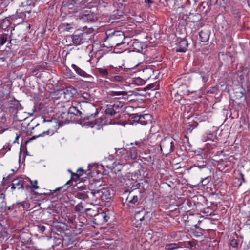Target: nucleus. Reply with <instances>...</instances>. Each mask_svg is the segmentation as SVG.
<instances>
[{
	"label": "nucleus",
	"mask_w": 250,
	"mask_h": 250,
	"mask_svg": "<svg viewBox=\"0 0 250 250\" xmlns=\"http://www.w3.org/2000/svg\"><path fill=\"white\" fill-rule=\"evenodd\" d=\"M116 154L123 164H125L130 163V160H135L138 157V152L136 147H132L129 151L125 148L118 149V150H116Z\"/></svg>",
	"instance_id": "nucleus-1"
},
{
	"label": "nucleus",
	"mask_w": 250,
	"mask_h": 250,
	"mask_svg": "<svg viewBox=\"0 0 250 250\" xmlns=\"http://www.w3.org/2000/svg\"><path fill=\"white\" fill-rule=\"evenodd\" d=\"M125 39L124 33L120 31L113 32L108 31L106 32V39L105 42H108L111 47L118 46L124 44Z\"/></svg>",
	"instance_id": "nucleus-2"
},
{
	"label": "nucleus",
	"mask_w": 250,
	"mask_h": 250,
	"mask_svg": "<svg viewBox=\"0 0 250 250\" xmlns=\"http://www.w3.org/2000/svg\"><path fill=\"white\" fill-rule=\"evenodd\" d=\"M71 39L73 44L77 46L85 42H88L90 39V37L87 32L81 30H77L72 35Z\"/></svg>",
	"instance_id": "nucleus-3"
},
{
	"label": "nucleus",
	"mask_w": 250,
	"mask_h": 250,
	"mask_svg": "<svg viewBox=\"0 0 250 250\" xmlns=\"http://www.w3.org/2000/svg\"><path fill=\"white\" fill-rule=\"evenodd\" d=\"M160 146L161 151L166 155L170 154L174 150V143L169 138H165L162 139Z\"/></svg>",
	"instance_id": "nucleus-4"
},
{
	"label": "nucleus",
	"mask_w": 250,
	"mask_h": 250,
	"mask_svg": "<svg viewBox=\"0 0 250 250\" xmlns=\"http://www.w3.org/2000/svg\"><path fill=\"white\" fill-rule=\"evenodd\" d=\"M91 108L93 110H95L94 113H91L87 114L86 116L83 117V119H81L80 123L82 126H85L90 127H93L96 124V122L94 120L95 116L98 114V111L93 106H91Z\"/></svg>",
	"instance_id": "nucleus-5"
},
{
	"label": "nucleus",
	"mask_w": 250,
	"mask_h": 250,
	"mask_svg": "<svg viewBox=\"0 0 250 250\" xmlns=\"http://www.w3.org/2000/svg\"><path fill=\"white\" fill-rule=\"evenodd\" d=\"M89 190L85 186L78 187L75 191L74 195L75 197L81 200H89Z\"/></svg>",
	"instance_id": "nucleus-6"
},
{
	"label": "nucleus",
	"mask_w": 250,
	"mask_h": 250,
	"mask_svg": "<svg viewBox=\"0 0 250 250\" xmlns=\"http://www.w3.org/2000/svg\"><path fill=\"white\" fill-rule=\"evenodd\" d=\"M89 201L91 205H96L100 204L102 201L101 199L100 193L98 190L89 191Z\"/></svg>",
	"instance_id": "nucleus-7"
},
{
	"label": "nucleus",
	"mask_w": 250,
	"mask_h": 250,
	"mask_svg": "<svg viewBox=\"0 0 250 250\" xmlns=\"http://www.w3.org/2000/svg\"><path fill=\"white\" fill-rule=\"evenodd\" d=\"M140 194L139 190L130 191L126 197V201L131 204H135L138 201V195Z\"/></svg>",
	"instance_id": "nucleus-8"
},
{
	"label": "nucleus",
	"mask_w": 250,
	"mask_h": 250,
	"mask_svg": "<svg viewBox=\"0 0 250 250\" xmlns=\"http://www.w3.org/2000/svg\"><path fill=\"white\" fill-rule=\"evenodd\" d=\"M135 118V120L142 125H146L148 123H151L152 121L151 116L149 114L140 115L136 116Z\"/></svg>",
	"instance_id": "nucleus-9"
},
{
	"label": "nucleus",
	"mask_w": 250,
	"mask_h": 250,
	"mask_svg": "<svg viewBox=\"0 0 250 250\" xmlns=\"http://www.w3.org/2000/svg\"><path fill=\"white\" fill-rule=\"evenodd\" d=\"M81 104L79 103L72 104L71 106L68 109V113L75 116H81L83 114L80 111V108L81 109Z\"/></svg>",
	"instance_id": "nucleus-10"
},
{
	"label": "nucleus",
	"mask_w": 250,
	"mask_h": 250,
	"mask_svg": "<svg viewBox=\"0 0 250 250\" xmlns=\"http://www.w3.org/2000/svg\"><path fill=\"white\" fill-rule=\"evenodd\" d=\"M98 190L99 192L100 193L102 201H105L106 200L111 198V193L108 188L103 187Z\"/></svg>",
	"instance_id": "nucleus-11"
},
{
	"label": "nucleus",
	"mask_w": 250,
	"mask_h": 250,
	"mask_svg": "<svg viewBox=\"0 0 250 250\" xmlns=\"http://www.w3.org/2000/svg\"><path fill=\"white\" fill-rule=\"evenodd\" d=\"M176 45V52H185L188 49V41L186 39H181L179 42H178Z\"/></svg>",
	"instance_id": "nucleus-12"
},
{
	"label": "nucleus",
	"mask_w": 250,
	"mask_h": 250,
	"mask_svg": "<svg viewBox=\"0 0 250 250\" xmlns=\"http://www.w3.org/2000/svg\"><path fill=\"white\" fill-rule=\"evenodd\" d=\"M115 72H112L110 73L109 76H108V79L110 81L113 83H123L125 81V79L121 75H116Z\"/></svg>",
	"instance_id": "nucleus-13"
},
{
	"label": "nucleus",
	"mask_w": 250,
	"mask_h": 250,
	"mask_svg": "<svg viewBox=\"0 0 250 250\" xmlns=\"http://www.w3.org/2000/svg\"><path fill=\"white\" fill-rule=\"evenodd\" d=\"M104 212H102L94 215L93 222L95 224L99 225L106 222V220L104 219Z\"/></svg>",
	"instance_id": "nucleus-14"
},
{
	"label": "nucleus",
	"mask_w": 250,
	"mask_h": 250,
	"mask_svg": "<svg viewBox=\"0 0 250 250\" xmlns=\"http://www.w3.org/2000/svg\"><path fill=\"white\" fill-rule=\"evenodd\" d=\"M113 69L112 66H110L107 69L99 68H97V71L102 77L108 78V76H109V75L112 72Z\"/></svg>",
	"instance_id": "nucleus-15"
},
{
	"label": "nucleus",
	"mask_w": 250,
	"mask_h": 250,
	"mask_svg": "<svg viewBox=\"0 0 250 250\" xmlns=\"http://www.w3.org/2000/svg\"><path fill=\"white\" fill-rule=\"evenodd\" d=\"M82 19L83 21L87 22H94L97 20V16L92 13L83 15L82 16Z\"/></svg>",
	"instance_id": "nucleus-16"
},
{
	"label": "nucleus",
	"mask_w": 250,
	"mask_h": 250,
	"mask_svg": "<svg viewBox=\"0 0 250 250\" xmlns=\"http://www.w3.org/2000/svg\"><path fill=\"white\" fill-rule=\"evenodd\" d=\"M199 35L200 41L202 42H205L209 39V35L208 32L207 31H201L199 33Z\"/></svg>",
	"instance_id": "nucleus-17"
},
{
	"label": "nucleus",
	"mask_w": 250,
	"mask_h": 250,
	"mask_svg": "<svg viewBox=\"0 0 250 250\" xmlns=\"http://www.w3.org/2000/svg\"><path fill=\"white\" fill-rule=\"evenodd\" d=\"M75 209L77 211H80L81 212H86L90 210V208H86L84 203L83 202H80L79 203L76 207H75Z\"/></svg>",
	"instance_id": "nucleus-18"
},
{
	"label": "nucleus",
	"mask_w": 250,
	"mask_h": 250,
	"mask_svg": "<svg viewBox=\"0 0 250 250\" xmlns=\"http://www.w3.org/2000/svg\"><path fill=\"white\" fill-rule=\"evenodd\" d=\"M15 186L17 187L18 189H21L23 187L24 184V181L22 178L20 177L13 180Z\"/></svg>",
	"instance_id": "nucleus-19"
},
{
	"label": "nucleus",
	"mask_w": 250,
	"mask_h": 250,
	"mask_svg": "<svg viewBox=\"0 0 250 250\" xmlns=\"http://www.w3.org/2000/svg\"><path fill=\"white\" fill-rule=\"evenodd\" d=\"M9 39V42H11L10 36L7 33L0 34V46L3 45Z\"/></svg>",
	"instance_id": "nucleus-20"
},
{
	"label": "nucleus",
	"mask_w": 250,
	"mask_h": 250,
	"mask_svg": "<svg viewBox=\"0 0 250 250\" xmlns=\"http://www.w3.org/2000/svg\"><path fill=\"white\" fill-rule=\"evenodd\" d=\"M6 208V203L3 194L0 195V212H2Z\"/></svg>",
	"instance_id": "nucleus-21"
},
{
	"label": "nucleus",
	"mask_w": 250,
	"mask_h": 250,
	"mask_svg": "<svg viewBox=\"0 0 250 250\" xmlns=\"http://www.w3.org/2000/svg\"><path fill=\"white\" fill-rule=\"evenodd\" d=\"M72 67L78 75L82 77H86L87 75L86 72L78 67L76 65L72 64Z\"/></svg>",
	"instance_id": "nucleus-22"
},
{
	"label": "nucleus",
	"mask_w": 250,
	"mask_h": 250,
	"mask_svg": "<svg viewBox=\"0 0 250 250\" xmlns=\"http://www.w3.org/2000/svg\"><path fill=\"white\" fill-rule=\"evenodd\" d=\"M105 113L106 114H108L109 115H110L111 116H114L117 113H119V110L118 109L114 108V107H112V106L107 107L105 110Z\"/></svg>",
	"instance_id": "nucleus-23"
},
{
	"label": "nucleus",
	"mask_w": 250,
	"mask_h": 250,
	"mask_svg": "<svg viewBox=\"0 0 250 250\" xmlns=\"http://www.w3.org/2000/svg\"><path fill=\"white\" fill-rule=\"evenodd\" d=\"M110 96L114 97L115 96H126L127 94L126 91H111L108 93Z\"/></svg>",
	"instance_id": "nucleus-24"
},
{
	"label": "nucleus",
	"mask_w": 250,
	"mask_h": 250,
	"mask_svg": "<svg viewBox=\"0 0 250 250\" xmlns=\"http://www.w3.org/2000/svg\"><path fill=\"white\" fill-rule=\"evenodd\" d=\"M53 133H54L53 131L48 129L47 131H43L42 133H40L38 135L33 136V138L35 139L36 138L44 136L45 135H52V134H53Z\"/></svg>",
	"instance_id": "nucleus-25"
},
{
	"label": "nucleus",
	"mask_w": 250,
	"mask_h": 250,
	"mask_svg": "<svg viewBox=\"0 0 250 250\" xmlns=\"http://www.w3.org/2000/svg\"><path fill=\"white\" fill-rule=\"evenodd\" d=\"M30 238V234L28 233L23 234L21 236V239L22 243H28Z\"/></svg>",
	"instance_id": "nucleus-26"
},
{
	"label": "nucleus",
	"mask_w": 250,
	"mask_h": 250,
	"mask_svg": "<svg viewBox=\"0 0 250 250\" xmlns=\"http://www.w3.org/2000/svg\"><path fill=\"white\" fill-rule=\"evenodd\" d=\"M83 170L82 168H79L77 170V172L75 173H72V177H75L76 178H79L81 176H82L83 174Z\"/></svg>",
	"instance_id": "nucleus-27"
},
{
	"label": "nucleus",
	"mask_w": 250,
	"mask_h": 250,
	"mask_svg": "<svg viewBox=\"0 0 250 250\" xmlns=\"http://www.w3.org/2000/svg\"><path fill=\"white\" fill-rule=\"evenodd\" d=\"M210 181V178L207 176L204 178L201 179L200 183L203 186H206L208 185Z\"/></svg>",
	"instance_id": "nucleus-28"
},
{
	"label": "nucleus",
	"mask_w": 250,
	"mask_h": 250,
	"mask_svg": "<svg viewBox=\"0 0 250 250\" xmlns=\"http://www.w3.org/2000/svg\"><path fill=\"white\" fill-rule=\"evenodd\" d=\"M176 246V244H167L165 247V250H173L177 248Z\"/></svg>",
	"instance_id": "nucleus-29"
},
{
	"label": "nucleus",
	"mask_w": 250,
	"mask_h": 250,
	"mask_svg": "<svg viewBox=\"0 0 250 250\" xmlns=\"http://www.w3.org/2000/svg\"><path fill=\"white\" fill-rule=\"evenodd\" d=\"M46 228L44 225H38V230L40 233L43 234Z\"/></svg>",
	"instance_id": "nucleus-30"
},
{
	"label": "nucleus",
	"mask_w": 250,
	"mask_h": 250,
	"mask_svg": "<svg viewBox=\"0 0 250 250\" xmlns=\"http://www.w3.org/2000/svg\"><path fill=\"white\" fill-rule=\"evenodd\" d=\"M144 211L143 210L138 212H136L135 214V217L136 218V219H139L140 220H142L143 219H144V215L142 217H140V216H139L141 213H144Z\"/></svg>",
	"instance_id": "nucleus-31"
},
{
	"label": "nucleus",
	"mask_w": 250,
	"mask_h": 250,
	"mask_svg": "<svg viewBox=\"0 0 250 250\" xmlns=\"http://www.w3.org/2000/svg\"><path fill=\"white\" fill-rule=\"evenodd\" d=\"M230 245L233 248H236L238 246V243L236 240L233 239L231 240Z\"/></svg>",
	"instance_id": "nucleus-32"
},
{
	"label": "nucleus",
	"mask_w": 250,
	"mask_h": 250,
	"mask_svg": "<svg viewBox=\"0 0 250 250\" xmlns=\"http://www.w3.org/2000/svg\"><path fill=\"white\" fill-rule=\"evenodd\" d=\"M4 24H5V26L7 27L10 24V21L8 20H5L2 23L1 25V27L3 28L4 27Z\"/></svg>",
	"instance_id": "nucleus-33"
},
{
	"label": "nucleus",
	"mask_w": 250,
	"mask_h": 250,
	"mask_svg": "<svg viewBox=\"0 0 250 250\" xmlns=\"http://www.w3.org/2000/svg\"><path fill=\"white\" fill-rule=\"evenodd\" d=\"M82 97L85 100H88L90 98V95L87 92H84L82 94Z\"/></svg>",
	"instance_id": "nucleus-34"
},
{
	"label": "nucleus",
	"mask_w": 250,
	"mask_h": 250,
	"mask_svg": "<svg viewBox=\"0 0 250 250\" xmlns=\"http://www.w3.org/2000/svg\"><path fill=\"white\" fill-rule=\"evenodd\" d=\"M37 181L35 180L34 182V183L32 185V187L34 189H36L39 188V186L37 185Z\"/></svg>",
	"instance_id": "nucleus-35"
},
{
	"label": "nucleus",
	"mask_w": 250,
	"mask_h": 250,
	"mask_svg": "<svg viewBox=\"0 0 250 250\" xmlns=\"http://www.w3.org/2000/svg\"><path fill=\"white\" fill-rule=\"evenodd\" d=\"M202 79V81L205 83L208 80V78L205 76V75H201V76Z\"/></svg>",
	"instance_id": "nucleus-36"
},
{
	"label": "nucleus",
	"mask_w": 250,
	"mask_h": 250,
	"mask_svg": "<svg viewBox=\"0 0 250 250\" xmlns=\"http://www.w3.org/2000/svg\"><path fill=\"white\" fill-rule=\"evenodd\" d=\"M240 177L241 178L242 182L245 183L246 181H245V179L244 178V174L243 173H240Z\"/></svg>",
	"instance_id": "nucleus-37"
},
{
	"label": "nucleus",
	"mask_w": 250,
	"mask_h": 250,
	"mask_svg": "<svg viewBox=\"0 0 250 250\" xmlns=\"http://www.w3.org/2000/svg\"><path fill=\"white\" fill-rule=\"evenodd\" d=\"M135 144L136 145L139 146H141L143 144V143L142 141H140V142H137L136 141V142H135Z\"/></svg>",
	"instance_id": "nucleus-38"
},
{
	"label": "nucleus",
	"mask_w": 250,
	"mask_h": 250,
	"mask_svg": "<svg viewBox=\"0 0 250 250\" xmlns=\"http://www.w3.org/2000/svg\"><path fill=\"white\" fill-rule=\"evenodd\" d=\"M148 87L149 89H155V88H154V83L149 84L148 85Z\"/></svg>",
	"instance_id": "nucleus-39"
},
{
	"label": "nucleus",
	"mask_w": 250,
	"mask_h": 250,
	"mask_svg": "<svg viewBox=\"0 0 250 250\" xmlns=\"http://www.w3.org/2000/svg\"><path fill=\"white\" fill-rule=\"evenodd\" d=\"M104 219L106 220V222L108 220L109 217L106 215V213L104 212Z\"/></svg>",
	"instance_id": "nucleus-40"
},
{
	"label": "nucleus",
	"mask_w": 250,
	"mask_h": 250,
	"mask_svg": "<svg viewBox=\"0 0 250 250\" xmlns=\"http://www.w3.org/2000/svg\"><path fill=\"white\" fill-rule=\"evenodd\" d=\"M11 189H12V190H14V189H15L16 188H17V187H16V186H15V184H14V183L13 182V184H12V185H11Z\"/></svg>",
	"instance_id": "nucleus-41"
},
{
	"label": "nucleus",
	"mask_w": 250,
	"mask_h": 250,
	"mask_svg": "<svg viewBox=\"0 0 250 250\" xmlns=\"http://www.w3.org/2000/svg\"><path fill=\"white\" fill-rule=\"evenodd\" d=\"M112 107H114V108H116V109H118V110L119 111L120 110V108H119V105H115V104L112 106Z\"/></svg>",
	"instance_id": "nucleus-42"
},
{
	"label": "nucleus",
	"mask_w": 250,
	"mask_h": 250,
	"mask_svg": "<svg viewBox=\"0 0 250 250\" xmlns=\"http://www.w3.org/2000/svg\"><path fill=\"white\" fill-rule=\"evenodd\" d=\"M222 1L225 4H227L229 2V0H222Z\"/></svg>",
	"instance_id": "nucleus-43"
},
{
	"label": "nucleus",
	"mask_w": 250,
	"mask_h": 250,
	"mask_svg": "<svg viewBox=\"0 0 250 250\" xmlns=\"http://www.w3.org/2000/svg\"><path fill=\"white\" fill-rule=\"evenodd\" d=\"M246 223L248 225H250V218L246 221Z\"/></svg>",
	"instance_id": "nucleus-44"
},
{
	"label": "nucleus",
	"mask_w": 250,
	"mask_h": 250,
	"mask_svg": "<svg viewBox=\"0 0 250 250\" xmlns=\"http://www.w3.org/2000/svg\"><path fill=\"white\" fill-rule=\"evenodd\" d=\"M145 3H148V4L151 2V1L150 0H145Z\"/></svg>",
	"instance_id": "nucleus-45"
},
{
	"label": "nucleus",
	"mask_w": 250,
	"mask_h": 250,
	"mask_svg": "<svg viewBox=\"0 0 250 250\" xmlns=\"http://www.w3.org/2000/svg\"><path fill=\"white\" fill-rule=\"evenodd\" d=\"M8 149L7 151H10L11 150V146L9 145L6 147V149Z\"/></svg>",
	"instance_id": "nucleus-46"
},
{
	"label": "nucleus",
	"mask_w": 250,
	"mask_h": 250,
	"mask_svg": "<svg viewBox=\"0 0 250 250\" xmlns=\"http://www.w3.org/2000/svg\"><path fill=\"white\" fill-rule=\"evenodd\" d=\"M27 5H33L34 3L32 2H31L30 3H27Z\"/></svg>",
	"instance_id": "nucleus-47"
},
{
	"label": "nucleus",
	"mask_w": 250,
	"mask_h": 250,
	"mask_svg": "<svg viewBox=\"0 0 250 250\" xmlns=\"http://www.w3.org/2000/svg\"><path fill=\"white\" fill-rule=\"evenodd\" d=\"M18 138H19V136H17L15 138V140L14 141V143H15L16 142V141L18 139Z\"/></svg>",
	"instance_id": "nucleus-48"
},
{
	"label": "nucleus",
	"mask_w": 250,
	"mask_h": 250,
	"mask_svg": "<svg viewBox=\"0 0 250 250\" xmlns=\"http://www.w3.org/2000/svg\"><path fill=\"white\" fill-rule=\"evenodd\" d=\"M248 5L250 7V0H248Z\"/></svg>",
	"instance_id": "nucleus-49"
},
{
	"label": "nucleus",
	"mask_w": 250,
	"mask_h": 250,
	"mask_svg": "<svg viewBox=\"0 0 250 250\" xmlns=\"http://www.w3.org/2000/svg\"><path fill=\"white\" fill-rule=\"evenodd\" d=\"M198 167L201 169L203 167L201 166H198Z\"/></svg>",
	"instance_id": "nucleus-50"
},
{
	"label": "nucleus",
	"mask_w": 250,
	"mask_h": 250,
	"mask_svg": "<svg viewBox=\"0 0 250 250\" xmlns=\"http://www.w3.org/2000/svg\"><path fill=\"white\" fill-rule=\"evenodd\" d=\"M68 171L71 173V175L72 174V173H73L70 169L68 170Z\"/></svg>",
	"instance_id": "nucleus-51"
},
{
	"label": "nucleus",
	"mask_w": 250,
	"mask_h": 250,
	"mask_svg": "<svg viewBox=\"0 0 250 250\" xmlns=\"http://www.w3.org/2000/svg\"><path fill=\"white\" fill-rule=\"evenodd\" d=\"M106 167H108L109 168H111V167H109V166H108V165H106Z\"/></svg>",
	"instance_id": "nucleus-52"
},
{
	"label": "nucleus",
	"mask_w": 250,
	"mask_h": 250,
	"mask_svg": "<svg viewBox=\"0 0 250 250\" xmlns=\"http://www.w3.org/2000/svg\"><path fill=\"white\" fill-rule=\"evenodd\" d=\"M10 208H11V207H8V210H10Z\"/></svg>",
	"instance_id": "nucleus-53"
},
{
	"label": "nucleus",
	"mask_w": 250,
	"mask_h": 250,
	"mask_svg": "<svg viewBox=\"0 0 250 250\" xmlns=\"http://www.w3.org/2000/svg\"><path fill=\"white\" fill-rule=\"evenodd\" d=\"M69 182H70V181H68L66 184H69Z\"/></svg>",
	"instance_id": "nucleus-54"
},
{
	"label": "nucleus",
	"mask_w": 250,
	"mask_h": 250,
	"mask_svg": "<svg viewBox=\"0 0 250 250\" xmlns=\"http://www.w3.org/2000/svg\"><path fill=\"white\" fill-rule=\"evenodd\" d=\"M190 148H191L190 146H189V149H190Z\"/></svg>",
	"instance_id": "nucleus-55"
},
{
	"label": "nucleus",
	"mask_w": 250,
	"mask_h": 250,
	"mask_svg": "<svg viewBox=\"0 0 250 250\" xmlns=\"http://www.w3.org/2000/svg\"><path fill=\"white\" fill-rule=\"evenodd\" d=\"M241 95H243V93H242V92H241Z\"/></svg>",
	"instance_id": "nucleus-56"
},
{
	"label": "nucleus",
	"mask_w": 250,
	"mask_h": 250,
	"mask_svg": "<svg viewBox=\"0 0 250 250\" xmlns=\"http://www.w3.org/2000/svg\"><path fill=\"white\" fill-rule=\"evenodd\" d=\"M187 141H188V143H189V141H188V140H187Z\"/></svg>",
	"instance_id": "nucleus-57"
},
{
	"label": "nucleus",
	"mask_w": 250,
	"mask_h": 250,
	"mask_svg": "<svg viewBox=\"0 0 250 250\" xmlns=\"http://www.w3.org/2000/svg\"><path fill=\"white\" fill-rule=\"evenodd\" d=\"M76 1H79V0H76Z\"/></svg>",
	"instance_id": "nucleus-58"
}]
</instances>
